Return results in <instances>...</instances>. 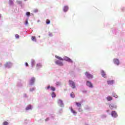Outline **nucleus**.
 <instances>
[{
  "label": "nucleus",
  "instance_id": "f257e3e1",
  "mask_svg": "<svg viewBox=\"0 0 125 125\" xmlns=\"http://www.w3.org/2000/svg\"><path fill=\"white\" fill-rule=\"evenodd\" d=\"M69 84L70 86L72 87V88H76V84L75 83V82H74L72 80H69Z\"/></svg>",
  "mask_w": 125,
  "mask_h": 125
},
{
  "label": "nucleus",
  "instance_id": "f03ea898",
  "mask_svg": "<svg viewBox=\"0 0 125 125\" xmlns=\"http://www.w3.org/2000/svg\"><path fill=\"white\" fill-rule=\"evenodd\" d=\"M85 76L88 79H93V75L90 74L88 72H85Z\"/></svg>",
  "mask_w": 125,
  "mask_h": 125
},
{
  "label": "nucleus",
  "instance_id": "7ed1b4c3",
  "mask_svg": "<svg viewBox=\"0 0 125 125\" xmlns=\"http://www.w3.org/2000/svg\"><path fill=\"white\" fill-rule=\"evenodd\" d=\"M63 60H65V61H67L68 62H69L70 63H73V61L71 60V59H70L68 57H64Z\"/></svg>",
  "mask_w": 125,
  "mask_h": 125
},
{
  "label": "nucleus",
  "instance_id": "20e7f679",
  "mask_svg": "<svg viewBox=\"0 0 125 125\" xmlns=\"http://www.w3.org/2000/svg\"><path fill=\"white\" fill-rule=\"evenodd\" d=\"M58 103L59 104H60V106H61V107H64V104L63 103V101L62 100H58Z\"/></svg>",
  "mask_w": 125,
  "mask_h": 125
},
{
  "label": "nucleus",
  "instance_id": "39448f33",
  "mask_svg": "<svg viewBox=\"0 0 125 125\" xmlns=\"http://www.w3.org/2000/svg\"><path fill=\"white\" fill-rule=\"evenodd\" d=\"M86 85L88 86V87H90L91 88H92L93 87V84H92V83L89 81L86 82Z\"/></svg>",
  "mask_w": 125,
  "mask_h": 125
},
{
  "label": "nucleus",
  "instance_id": "423d86ee",
  "mask_svg": "<svg viewBox=\"0 0 125 125\" xmlns=\"http://www.w3.org/2000/svg\"><path fill=\"white\" fill-rule=\"evenodd\" d=\"M111 116L113 118H117V117H118V114L116 111H113L111 112Z\"/></svg>",
  "mask_w": 125,
  "mask_h": 125
},
{
  "label": "nucleus",
  "instance_id": "0eeeda50",
  "mask_svg": "<svg viewBox=\"0 0 125 125\" xmlns=\"http://www.w3.org/2000/svg\"><path fill=\"white\" fill-rule=\"evenodd\" d=\"M49 88H50L51 90H52V91H55V87L53 86H50V85H49L47 87L46 89H49Z\"/></svg>",
  "mask_w": 125,
  "mask_h": 125
},
{
  "label": "nucleus",
  "instance_id": "6e6552de",
  "mask_svg": "<svg viewBox=\"0 0 125 125\" xmlns=\"http://www.w3.org/2000/svg\"><path fill=\"white\" fill-rule=\"evenodd\" d=\"M68 9H69V7H68V6L67 5L64 6V7L63 8V12H67Z\"/></svg>",
  "mask_w": 125,
  "mask_h": 125
},
{
  "label": "nucleus",
  "instance_id": "1a4fd4ad",
  "mask_svg": "<svg viewBox=\"0 0 125 125\" xmlns=\"http://www.w3.org/2000/svg\"><path fill=\"white\" fill-rule=\"evenodd\" d=\"M113 62L115 64H116V65H119V64H120V61H119V59H114L113 60Z\"/></svg>",
  "mask_w": 125,
  "mask_h": 125
},
{
  "label": "nucleus",
  "instance_id": "9d476101",
  "mask_svg": "<svg viewBox=\"0 0 125 125\" xmlns=\"http://www.w3.org/2000/svg\"><path fill=\"white\" fill-rule=\"evenodd\" d=\"M56 64H57V65H59L60 66H63V62H61L59 61H57L55 62Z\"/></svg>",
  "mask_w": 125,
  "mask_h": 125
},
{
  "label": "nucleus",
  "instance_id": "9b49d317",
  "mask_svg": "<svg viewBox=\"0 0 125 125\" xmlns=\"http://www.w3.org/2000/svg\"><path fill=\"white\" fill-rule=\"evenodd\" d=\"M34 83H35V78H32L30 80V84H34Z\"/></svg>",
  "mask_w": 125,
  "mask_h": 125
},
{
  "label": "nucleus",
  "instance_id": "f8f14e48",
  "mask_svg": "<svg viewBox=\"0 0 125 125\" xmlns=\"http://www.w3.org/2000/svg\"><path fill=\"white\" fill-rule=\"evenodd\" d=\"M109 108L111 110H113V109H116L117 108V106L116 105H114V104H110Z\"/></svg>",
  "mask_w": 125,
  "mask_h": 125
},
{
  "label": "nucleus",
  "instance_id": "ddd939ff",
  "mask_svg": "<svg viewBox=\"0 0 125 125\" xmlns=\"http://www.w3.org/2000/svg\"><path fill=\"white\" fill-rule=\"evenodd\" d=\"M70 110L71 113H73V114H74V116H76V115H77V112L75 110H74V109H73V108H70Z\"/></svg>",
  "mask_w": 125,
  "mask_h": 125
},
{
  "label": "nucleus",
  "instance_id": "4468645a",
  "mask_svg": "<svg viewBox=\"0 0 125 125\" xmlns=\"http://www.w3.org/2000/svg\"><path fill=\"white\" fill-rule=\"evenodd\" d=\"M9 5H14V2H13V0H9Z\"/></svg>",
  "mask_w": 125,
  "mask_h": 125
},
{
  "label": "nucleus",
  "instance_id": "2eb2a0df",
  "mask_svg": "<svg viewBox=\"0 0 125 125\" xmlns=\"http://www.w3.org/2000/svg\"><path fill=\"white\" fill-rule=\"evenodd\" d=\"M112 30L113 34H115V35H118V32H117V29H116V28H113Z\"/></svg>",
  "mask_w": 125,
  "mask_h": 125
},
{
  "label": "nucleus",
  "instance_id": "dca6fc26",
  "mask_svg": "<svg viewBox=\"0 0 125 125\" xmlns=\"http://www.w3.org/2000/svg\"><path fill=\"white\" fill-rule=\"evenodd\" d=\"M101 74L103 77H104V78H106V74L105 73V72H104V70H102Z\"/></svg>",
  "mask_w": 125,
  "mask_h": 125
},
{
  "label": "nucleus",
  "instance_id": "f3484780",
  "mask_svg": "<svg viewBox=\"0 0 125 125\" xmlns=\"http://www.w3.org/2000/svg\"><path fill=\"white\" fill-rule=\"evenodd\" d=\"M25 15L29 18L31 16V13L30 12H26Z\"/></svg>",
  "mask_w": 125,
  "mask_h": 125
},
{
  "label": "nucleus",
  "instance_id": "a211bd4d",
  "mask_svg": "<svg viewBox=\"0 0 125 125\" xmlns=\"http://www.w3.org/2000/svg\"><path fill=\"white\" fill-rule=\"evenodd\" d=\"M106 99L107 101H111L112 100H113V98H112V97L111 96H108L107 97H106Z\"/></svg>",
  "mask_w": 125,
  "mask_h": 125
},
{
  "label": "nucleus",
  "instance_id": "6ab92c4d",
  "mask_svg": "<svg viewBox=\"0 0 125 125\" xmlns=\"http://www.w3.org/2000/svg\"><path fill=\"white\" fill-rule=\"evenodd\" d=\"M75 104L76 105H77V107H79V108H81V107H82V104L80 103L76 102Z\"/></svg>",
  "mask_w": 125,
  "mask_h": 125
},
{
  "label": "nucleus",
  "instance_id": "aec40b11",
  "mask_svg": "<svg viewBox=\"0 0 125 125\" xmlns=\"http://www.w3.org/2000/svg\"><path fill=\"white\" fill-rule=\"evenodd\" d=\"M107 83L108 84H113V83H114V81L113 80L108 81Z\"/></svg>",
  "mask_w": 125,
  "mask_h": 125
},
{
  "label": "nucleus",
  "instance_id": "412c9836",
  "mask_svg": "<svg viewBox=\"0 0 125 125\" xmlns=\"http://www.w3.org/2000/svg\"><path fill=\"white\" fill-rule=\"evenodd\" d=\"M56 58H57V59H59V60H61V61H63V59H62V58L58 56H55Z\"/></svg>",
  "mask_w": 125,
  "mask_h": 125
},
{
  "label": "nucleus",
  "instance_id": "4be33fe9",
  "mask_svg": "<svg viewBox=\"0 0 125 125\" xmlns=\"http://www.w3.org/2000/svg\"><path fill=\"white\" fill-rule=\"evenodd\" d=\"M42 67V64L41 63H38L36 65V68L37 69H39V68Z\"/></svg>",
  "mask_w": 125,
  "mask_h": 125
},
{
  "label": "nucleus",
  "instance_id": "5701e85b",
  "mask_svg": "<svg viewBox=\"0 0 125 125\" xmlns=\"http://www.w3.org/2000/svg\"><path fill=\"white\" fill-rule=\"evenodd\" d=\"M46 24L47 25H49V24H50V20H49V19H47L46 20Z\"/></svg>",
  "mask_w": 125,
  "mask_h": 125
},
{
  "label": "nucleus",
  "instance_id": "b1692460",
  "mask_svg": "<svg viewBox=\"0 0 125 125\" xmlns=\"http://www.w3.org/2000/svg\"><path fill=\"white\" fill-rule=\"evenodd\" d=\"M31 40H32V41H33V42H36V37H35V36H32V37H31Z\"/></svg>",
  "mask_w": 125,
  "mask_h": 125
},
{
  "label": "nucleus",
  "instance_id": "393cba45",
  "mask_svg": "<svg viewBox=\"0 0 125 125\" xmlns=\"http://www.w3.org/2000/svg\"><path fill=\"white\" fill-rule=\"evenodd\" d=\"M70 96L71 97H72V98H75V93H74V92H72L70 94Z\"/></svg>",
  "mask_w": 125,
  "mask_h": 125
},
{
  "label": "nucleus",
  "instance_id": "a878e982",
  "mask_svg": "<svg viewBox=\"0 0 125 125\" xmlns=\"http://www.w3.org/2000/svg\"><path fill=\"white\" fill-rule=\"evenodd\" d=\"M18 4H20L21 5H22V1H19L18 0L16 1Z\"/></svg>",
  "mask_w": 125,
  "mask_h": 125
},
{
  "label": "nucleus",
  "instance_id": "bb28decb",
  "mask_svg": "<svg viewBox=\"0 0 125 125\" xmlns=\"http://www.w3.org/2000/svg\"><path fill=\"white\" fill-rule=\"evenodd\" d=\"M51 96H52V97L55 98V97H56V94H55V93L53 92V93L51 94Z\"/></svg>",
  "mask_w": 125,
  "mask_h": 125
},
{
  "label": "nucleus",
  "instance_id": "cd10ccee",
  "mask_svg": "<svg viewBox=\"0 0 125 125\" xmlns=\"http://www.w3.org/2000/svg\"><path fill=\"white\" fill-rule=\"evenodd\" d=\"M31 64H32V66L33 67V66H34V65H35V64H36V62H35V61L32 60L31 61Z\"/></svg>",
  "mask_w": 125,
  "mask_h": 125
},
{
  "label": "nucleus",
  "instance_id": "c85d7f7f",
  "mask_svg": "<svg viewBox=\"0 0 125 125\" xmlns=\"http://www.w3.org/2000/svg\"><path fill=\"white\" fill-rule=\"evenodd\" d=\"M112 95H113V97H115V98H118V95H117V94L113 93L112 94Z\"/></svg>",
  "mask_w": 125,
  "mask_h": 125
},
{
  "label": "nucleus",
  "instance_id": "c756f323",
  "mask_svg": "<svg viewBox=\"0 0 125 125\" xmlns=\"http://www.w3.org/2000/svg\"><path fill=\"white\" fill-rule=\"evenodd\" d=\"M28 24H29V22H28V19H27L25 20V25H28Z\"/></svg>",
  "mask_w": 125,
  "mask_h": 125
},
{
  "label": "nucleus",
  "instance_id": "7c9ffc66",
  "mask_svg": "<svg viewBox=\"0 0 125 125\" xmlns=\"http://www.w3.org/2000/svg\"><path fill=\"white\" fill-rule=\"evenodd\" d=\"M3 125H8V122H7L6 121H5V122H3Z\"/></svg>",
  "mask_w": 125,
  "mask_h": 125
},
{
  "label": "nucleus",
  "instance_id": "2f4dec72",
  "mask_svg": "<svg viewBox=\"0 0 125 125\" xmlns=\"http://www.w3.org/2000/svg\"><path fill=\"white\" fill-rule=\"evenodd\" d=\"M121 10H122V11H123V12H125V8L124 7H122L121 8Z\"/></svg>",
  "mask_w": 125,
  "mask_h": 125
},
{
  "label": "nucleus",
  "instance_id": "473e14b6",
  "mask_svg": "<svg viewBox=\"0 0 125 125\" xmlns=\"http://www.w3.org/2000/svg\"><path fill=\"white\" fill-rule=\"evenodd\" d=\"M34 12L35 13H37L39 12V10H38V9H35V10H34Z\"/></svg>",
  "mask_w": 125,
  "mask_h": 125
},
{
  "label": "nucleus",
  "instance_id": "72a5a7b5",
  "mask_svg": "<svg viewBox=\"0 0 125 125\" xmlns=\"http://www.w3.org/2000/svg\"><path fill=\"white\" fill-rule=\"evenodd\" d=\"M15 38H16V39H19V38H20L19 35L16 34L15 35Z\"/></svg>",
  "mask_w": 125,
  "mask_h": 125
},
{
  "label": "nucleus",
  "instance_id": "f704fd0d",
  "mask_svg": "<svg viewBox=\"0 0 125 125\" xmlns=\"http://www.w3.org/2000/svg\"><path fill=\"white\" fill-rule=\"evenodd\" d=\"M32 107L31 106H29L27 107H26V110H30V109H31Z\"/></svg>",
  "mask_w": 125,
  "mask_h": 125
},
{
  "label": "nucleus",
  "instance_id": "c9c22d12",
  "mask_svg": "<svg viewBox=\"0 0 125 125\" xmlns=\"http://www.w3.org/2000/svg\"><path fill=\"white\" fill-rule=\"evenodd\" d=\"M35 90V88H32L30 89V91H34Z\"/></svg>",
  "mask_w": 125,
  "mask_h": 125
},
{
  "label": "nucleus",
  "instance_id": "e433bc0d",
  "mask_svg": "<svg viewBox=\"0 0 125 125\" xmlns=\"http://www.w3.org/2000/svg\"><path fill=\"white\" fill-rule=\"evenodd\" d=\"M49 36L52 37V33H51V32H49Z\"/></svg>",
  "mask_w": 125,
  "mask_h": 125
},
{
  "label": "nucleus",
  "instance_id": "4c0bfd02",
  "mask_svg": "<svg viewBox=\"0 0 125 125\" xmlns=\"http://www.w3.org/2000/svg\"><path fill=\"white\" fill-rule=\"evenodd\" d=\"M56 84H57V85H60V83L57 82Z\"/></svg>",
  "mask_w": 125,
  "mask_h": 125
},
{
  "label": "nucleus",
  "instance_id": "58836bf2",
  "mask_svg": "<svg viewBox=\"0 0 125 125\" xmlns=\"http://www.w3.org/2000/svg\"><path fill=\"white\" fill-rule=\"evenodd\" d=\"M47 121H49V118H47L45 119V122H47Z\"/></svg>",
  "mask_w": 125,
  "mask_h": 125
},
{
  "label": "nucleus",
  "instance_id": "ea45409f",
  "mask_svg": "<svg viewBox=\"0 0 125 125\" xmlns=\"http://www.w3.org/2000/svg\"><path fill=\"white\" fill-rule=\"evenodd\" d=\"M25 66H26V67H28V62L25 63Z\"/></svg>",
  "mask_w": 125,
  "mask_h": 125
},
{
  "label": "nucleus",
  "instance_id": "a19ab883",
  "mask_svg": "<svg viewBox=\"0 0 125 125\" xmlns=\"http://www.w3.org/2000/svg\"><path fill=\"white\" fill-rule=\"evenodd\" d=\"M33 15H34V14H33V13H30V16H33Z\"/></svg>",
  "mask_w": 125,
  "mask_h": 125
},
{
  "label": "nucleus",
  "instance_id": "79ce46f5",
  "mask_svg": "<svg viewBox=\"0 0 125 125\" xmlns=\"http://www.w3.org/2000/svg\"><path fill=\"white\" fill-rule=\"evenodd\" d=\"M37 22H38V23H39V22H41V21L38 20V21H37Z\"/></svg>",
  "mask_w": 125,
  "mask_h": 125
},
{
  "label": "nucleus",
  "instance_id": "37998d69",
  "mask_svg": "<svg viewBox=\"0 0 125 125\" xmlns=\"http://www.w3.org/2000/svg\"><path fill=\"white\" fill-rule=\"evenodd\" d=\"M24 0V1H27V0Z\"/></svg>",
  "mask_w": 125,
  "mask_h": 125
},
{
  "label": "nucleus",
  "instance_id": "c03bdc74",
  "mask_svg": "<svg viewBox=\"0 0 125 125\" xmlns=\"http://www.w3.org/2000/svg\"><path fill=\"white\" fill-rule=\"evenodd\" d=\"M1 15H0V19L1 18Z\"/></svg>",
  "mask_w": 125,
  "mask_h": 125
},
{
  "label": "nucleus",
  "instance_id": "a18cd8bd",
  "mask_svg": "<svg viewBox=\"0 0 125 125\" xmlns=\"http://www.w3.org/2000/svg\"><path fill=\"white\" fill-rule=\"evenodd\" d=\"M6 64L8 65V62H7V63H6Z\"/></svg>",
  "mask_w": 125,
  "mask_h": 125
},
{
  "label": "nucleus",
  "instance_id": "49530a36",
  "mask_svg": "<svg viewBox=\"0 0 125 125\" xmlns=\"http://www.w3.org/2000/svg\"><path fill=\"white\" fill-rule=\"evenodd\" d=\"M106 112H109V110H107Z\"/></svg>",
  "mask_w": 125,
  "mask_h": 125
}]
</instances>
